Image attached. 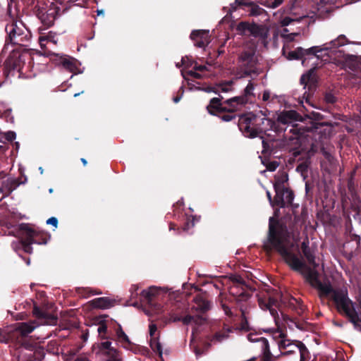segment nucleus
Instances as JSON below:
<instances>
[{"label": "nucleus", "instance_id": "1a4fd4ad", "mask_svg": "<svg viewBox=\"0 0 361 361\" xmlns=\"http://www.w3.org/2000/svg\"><path fill=\"white\" fill-rule=\"evenodd\" d=\"M60 10L61 8L53 3L49 7L44 6V4L42 6L37 4L34 8L33 14L47 28L54 25L55 20L59 15Z\"/></svg>", "mask_w": 361, "mask_h": 361}, {"label": "nucleus", "instance_id": "b1692460", "mask_svg": "<svg viewBox=\"0 0 361 361\" xmlns=\"http://www.w3.org/2000/svg\"><path fill=\"white\" fill-rule=\"evenodd\" d=\"M89 304L93 308L104 310L113 307L115 304V300L110 299L108 297H102L90 300Z\"/></svg>", "mask_w": 361, "mask_h": 361}, {"label": "nucleus", "instance_id": "4468645a", "mask_svg": "<svg viewBox=\"0 0 361 361\" xmlns=\"http://www.w3.org/2000/svg\"><path fill=\"white\" fill-rule=\"evenodd\" d=\"M322 49L317 46L312 47L309 49H304L302 47H298L294 51H291L288 53V59L290 60H302V65L305 64L306 61V56H312L319 59L317 53L321 52Z\"/></svg>", "mask_w": 361, "mask_h": 361}, {"label": "nucleus", "instance_id": "e433bc0d", "mask_svg": "<svg viewBox=\"0 0 361 361\" xmlns=\"http://www.w3.org/2000/svg\"><path fill=\"white\" fill-rule=\"evenodd\" d=\"M204 319L200 316H192L190 314H187L185 317H182L181 322L184 325H188L192 322H193L197 325H200L202 324V321Z\"/></svg>", "mask_w": 361, "mask_h": 361}, {"label": "nucleus", "instance_id": "c03bdc74", "mask_svg": "<svg viewBox=\"0 0 361 361\" xmlns=\"http://www.w3.org/2000/svg\"><path fill=\"white\" fill-rule=\"evenodd\" d=\"M24 4L27 7L30 8L32 12L34 13V8L37 4L42 6L44 5V3L42 1L39 0H24Z\"/></svg>", "mask_w": 361, "mask_h": 361}, {"label": "nucleus", "instance_id": "c9c22d12", "mask_svg": "<svg viewBox=\"0 0 361 361\" xmlns=\"http://www.w3.org/2000/svg\"><path fill=\"white\" fill-rule=\"evenodd\" d=\"M302 253L311 266H312L314 268H316L318 266L315 262L314 251L311 247L302 251Z\"/></svg>", "mask_w": 361, "mask_h": 361}, {"label": "nucleus", "instance_id": "4d7b16f0", "mask_svg": "<svg viewBox=\"0 0 361 361\" xmlns=\"http://www.w3.org/2000/svg\"><path fill=\"white\" fill-rule=\"evenodd\" d=\"M157 331V325L154 324H151L149 326V331L151 338H156L155 333Z\"/></svg>", "mask_w": 361, "mask_h": 361}, {"label": "nucleus", "instance_id": "ddd939ff", "mask_svg": "<svg viewBox=\"0 0 361 361\" xmlns=\"http://www.w3.org/2000/svg\"><path fill=\"white\" fill-rule=\"evenodd\" d=\"M16 28L13 27V25H6V32L8 35V37L6 39V42L11 43L12 44H16L20 46H28L27 43L30 41L31 35L30 32L26 30H23L22 32H20V35H15V32L16 30Z\"/></svg>", "mask_w": 361, "mask_h": 361}, {"label": "nucleus", "instance_id": "bb28decb", "mask_svg": "<svg viewBox=\"0 0 361 361\" xmlns=\"http://www.w3.org/2000/svg\"><path fill=\"white\" fill-rule=\"evenodd\" d=\"M276 195L274 198V207H278L280 208H284L286 207V202L284 200L285 190L286 188H280L278 185H274Z\"/></svg>", "mask_w": 361, "mask_h": 361}, {"label": "nucleus", "instance_id": "72a5a7b5", "mask_svg": "<svg viewBox=\"0 0 361 361\" xmlns=\"http://www.w3.org/2000/svg\"><path fill=\"white\" fill-rule=\"evenodd\" d=\"M231 332L230 329L224 331L216 332L212 337H208V339L214 343H221L228 338V334Z\"/></svg>", "mask_w": 361, "mask_h": 361}, {"label": "nucleus", "instance_id": "393cba45", "mask_svg": "<svg viewBox=\"0 0 361 361\" xmlns=\"http://www.w3.org/2000/svg\"><path fill=\"white\" fill-rule=\"evenodd\" d=\"M193 301L195 303V306H194L192 309H195L198 312L204 313L211 307L210 302L207 300L202 295H196L193 298Z\"/></svg>", "mask_w": 361, "mask_h": 361}, {"label": "nucleus", "instance_id": "f257e3e1", "mask_svg": "<svg viewBox=\"0 0 361 361\" xmlns=\"http://www.w3.org/2000/svg\"><path fill=\"white\" fill-rule=\"evenodd\" d=\"M304 223L300 215H295L293 221L288 226L270 217L264 250L277 252L291 269L300 272L312 286L317 288L321 283L318 272L308 267L293 252L295 244L300 240V231Z\"/></svg>", "mask_w": 361, "mask_h": 361}, {"label": "nucleus", "instance_id": "412c9836", "mask_svg": "<svg viewBox=\"0 0 361 361\" xmlns=\"http://www.w3.org/2000/svg\"><path fill=\"white\" fill-rule=\"evenodd\" d=\"M281 302L286 307L295 311L298 315H302L305 310V307L302 301L293 296H283Z\"/></svg>", "mask_w": 361, "mask_h": 361}, {"label": "nucleus", "instance_id": "a19ab883", "mask_svg": "<svg viewBox=\"0 0 361 361\" xmlns=\"http://www.w3.org/2000/svg\"><path fill=\"white\" fill-rule=\"evenodd\" d=\"M18 236L20 238L19 241L13 242L11 243L12 248L16 251L18 252V250L23 249L24 250V243H23V238L22 237V233L20 231V229L18 228Z\"/></svg>", "mask_w": 361, "mask_h": 361}, {"label": "nucleus", "instance_id": "f704fd0d", "mask_svg": "<svg viewBox=\"0 0 361 361\" xmlns=\"http://www.w3.org/2000/svg\"><path fill=\"white\" fill-rule=\"evenodd\" d=\"M90 0H63V2L66 5L63 9V12L68 10L71 6H76L79 7H86Z\"/></svg>", "mask_w": 361, "mask_h": 361}, {"label": "nucleus", "instance_id": "f8f14e48", "mask_svg": "<svg viewBox=\"0 0 361 361\" xmlns=\"http://www.w3.org/2000/svg\"><path fill=\"white\" fill-rule=\"evenodd\" d=\"M238 126L242 133L247 137L255 138L257 137L256 127L252 121L250 112L242 114L239 116Z\"/></svg>", "mask_w": 361, "mask_h": 361}, {"label": "nucleus", "instance_id": "4be33fe9", "mask_svg": "<svg viewBox=\"0 0 361 361\" xmlns=\"http://www.w3.org/2000/svg\"><path fill=\"white\" fill-rule=\"evenodd\" d=\"M34 316L43 321L45 324L54 325L57 322V317L46 311L41 310L39 307L35 306L32 310Z\"/></svg>", "mask_w": 361, "mask_h": 361}, {"label": "nucleus", "instance_id": "58836bf2", "mask_svg": "<svg viewBox=\"0 0 361 361\" xmlns=\"http://www.w3.org/2000/svg\"><path fill=\"white\" fill-rule=\"evenodd\" d=\"M250 7L249 10V14L252 16H258L262 15L264 13H266L265 10L258 5L255 4L253 3H248V5Z\"/></svg>", "mask_w": 361, "mask_h": 361}, {"label": "nucleus", "instance_id": "a18cd8bd", "mask_svg": "<svg viewBox=\"0 0 361 361\" xmlns=\"http://www.w3.org/2000/svg\"><path fill=\"white\" fill-rule=\"evenodd\" d=\"M116 335H117L118 338L119 339L122 340L123 342H126L127 343H130V340H129L128 336L123 331L122 327L121 326V325L118 326V328L116 330Z\"/></svg>", "mask_w": 361, "mask_h": 361}, {"label": "nucleus", "instance_id": "6ab92c4d", "mask_svg": "<svg viewBox=\"0 0 361 361\" xmlns=\"http://www.w3.org/2000/svg\"><path fill=\"white\" fill-rule=\"evenodd\" d=\"M250 116H252V121L255 125V130L257 131V137H260L261 138H263V136H262L261 135L262 130L264 129L260 128V123H267V126H276V123L271 119L267 118L266 117V114H264L262 111H259L257 113L250 112Z\"/></svg>", "mask_w": 361, "mask_h": 361}, {"label": "nucleus", "instance_id": "2eb2a0df", "mask_svg": "<svg viewBox=\"0 0 361 361\" xmlns=\"http://www.w3.org/2000/svg\"><path fill=\"white\" fill-rule=\"evenodd\" d=\"M252 289L249 286L232 285L229 288V293L234 297L236 302H246L252 295Z\"/></svg>", "mask_w": 361, "mask_h": 361}, {"label": "nucleus", "instance_id": "a211bd4d", "mask_svg": "<svg viewBox=\"0 0 361 361\" xmlns=\"http://www.w3.org/2000/svg\"><path fill=\"white\" fill-rule=\"evenodd\" d=\"M24 183L20 178L8 177L1 183L0 193L3 195V197H8L20 185Z\"/></svg>", "mask_w": 361, "mask_h": 361}, {"label": "nucleus", "instance_id": "5fc2aeb1", "mask_svg": "<svg viewBox=\"0 0 361 361\" xmlns=\"http://www.w3.org/2000/svg\"><path fill=\"white\" fill-rule=\"evenodd\" d=\"M4 137L6 140L12 142L16 139V134L15 132L10 130L4 133Z\"/></svg>", "mask_w": 361, "mask_h": 361}, {"label": "nucleus", "instance_id": "864d4df0", "mask_svg": "<svg viewBox=\"0 0 361 361\" xmlns=\"http://www.w3.org/2000/svg\"><path fill=\"white\" fill-rule=\"evenodd\" d=\"M276 306H277V305H271L267 310H269L270 314L274 317L276 324H278V321L279 319V315L278 314L277 310L274 307H276Z\"/></svg>", "mask_w": 361, "mask_h": 361}, {"label": "nucleus", "instance_id": "a878e982", "mask_svg": "<svg viewBox=\"0 0 361 361\" xmlns=\"http://www.w3.org/2000/svg\"><path fill=\"white\" fill-rule=\"evenodd\" d=\"M317 288L321 292V294L324 296L331 295L332 300H334V296L336 293L343 291V288L334 289L332 286L328 283H323L322 281L319 283Z\"/></svg>", "mask_w": 361, "mask_h": 361}, {"label": "nucleus", "instance_id": "09e8293b", "mask_svg": "<svg viewBox=\"0 0 361 361\" xmlns=\"http://www.w3.org/2000/svg\"><path fill=\"white\" fill-rule=\"evenodd\" d=\"M260 128H263L264 130H262V134L265 133L267 130H273L274 129L277 132H280L283 130L282 128H279V127H276V126H267V123H260Z\"/></svg>", "mask_w": 361, "mask_h": 361}, {"label": "nucleus", "instance_id": "052dcab7", "mask_svg": "<svg viewBox=\"0 0 361 361\" xmlns=\"http://www.w3.org/2000/svg\"><path fill=\"white\" fill-rule=\"evenodd\" d=\"M47 224L52 225L53 226L56 228L57 226H58V219L56 217H54V216L50 217L49 219H48L47 220Z\"/></svg>", "mask_w": 361, "mask_h": 361}, {"label": "nucleus", "instance_id": "9d476101", "mask_svg": "<svg viewBox=\"0 0 361 361\" xmlns=\"http://www.w3.org/2000/svg\"><path fill=\"white\" fill-rule=\"evenodd\" d=\"M236 30L241 35L249 33L250 35L262 39H266L269 35V29L266 25L255 23H250L246 21L239 23L236 27Z\"/></svg>", "mask_w": 361, "mask_h": 361}, {"label": "nucleus", "instance_id": "37998d69", "mask_svg": "<svg viewBox=\"0 0 361 361\" xmlns=\"http://www.w3.org/2000/svg\"><path fill=\"white\" fill-rule=\"evenodd\" d=\"M275 178H276V181L274 183V185H278V186H280V188H286L283 184L285 182H286L288 180V174L287 173H283L280 176H276Z\"/></svg>", "mask_w": 361, "mask_h": 361}, {"label": "nucleus", "instance_id": "680f3d73", "mask_svg": "<svg viewBox=\"0 0 361 361\" xmlns=\"http://www.w3.org/2000/svg\"><path fill=\"white\" fill-rule=\"evenodd\" d=\"M283 0H274L268 5V6L275 8L279 6L283 3Z\"/></svg>", "mask_w": 361, "mask_h": 361}, {"label": "nucleus", "instance_id": "7ed1b4c3", "mask_svg": "<svg viewBox=\"0 0 361 361\" xmlns=\"http://www.w3.org/2000/svg\"><path fill=\"white\" fill-rule=\"evenodd\" d=\"M256 51V47L249 45L245 47L239 53L235 71V75L238 78H251L255 79L263 72V69L259 66Z\"/></svg>", "mask_w": 361, "mask_h": 361}, {"label": "nucleus", "instance_id": "c756f323", "mask_svg": "<svg viewBox=\"0 0 361 361\" xmlns=\"http://www.w3.org/2000/svg\"><path fill=\"white\" fill-rule=\"evenodd\" d=\"M60 63L70 72H74L77 69L76 60L68 56L64 55L60 56Z\"/></svg>", "mask_w": 361, "mask_h": 361}, {"label": "nucleus", "instance_id": "9b49d317", "mask_svg": "<svg viewBox=\"0 0 361 361\" xmlns=\"http://www.w3.org/2000/svg\"><path fill=\"white\" fill-rule=\"evenodd\" d=\"M317 66L310 68L305 73L302 74L300 79V83L303 85V89L305 90L303 97H305L306 102H309L312 94L314 93L317 88V78L315 73Z\"/></svg>", "mask_w": 361, "mask_h": 361}, {"label": "nucleus", "instance_id": "de8ad7c7", "mask_svg": "<svg viewBox=\"0 0 361 361\" xmlns=\"http://www.w3.org/2000/svg\"><path fill=\"white\" fill-rule=\"evenodd\" d=\"M231 281L233 282V285H240V286H248L245 281L243 280L242 277L240 276H231Z\"/></svg>", "mask_w": 361, "mask_h": 361}, {"label": "nucleus", "instance_id": "5701e85b", "mask_svg": "<svg viewBox=\"0 0 361 361\" xmlns=\"http://www.w3.org/2000/svg\"><path fill=\"white\" fill-rule=\"evenodd\" d=\"M4 68L8 74L14 71H20L21 69V59L20 56L17 54L10 55L4 63Z\"/></svg>", "mask_w": 361, "mask_h": 361}, {"label": "nucleus", "instance_id": "774afa93", "mask_svg": "<svg viewBox=\"0 0 361 361\" xmlns=\"http://www.w3.org/2000/svg\"><path fill=\"white\" fill-rule=\"evenodd\" d=\"M107 330V326L105 324L102 323L98 327V332L101 334L102 333H106Z\"/></svg>", "mask_w": 361, "mask_h": 361}, {"label": "nucleus", "instance_id": "20e7f679", "mask_svg": "<svg viewBox=\"0 0 361 361\" xmlns=\"http://www.w3.org/2000/svg\"><path fill=\"white\" fill-rule=\"evenodd\" d=\"M278 336H274V338L276 342L279 350L281 355L288 356L300 354V361H308L310 358V353L305 345L300 341L290 340L287 338V334L279 331L276 332Z\"/></svg>", "mask_w": 361, "mask_h": 361}, {"label": "nucleus", "instance_id": "39448f33", "mask_svg": "<svg viewBox=\"0 0 361 361\" xmlns=\"http://www.w3.org/2000/svg\"><path fill=\"white\" fill-rule=\"evenodd\" d=\"M223 99L222 96L211 99L207 106V110L209 114L218 116L223 121L228 122L235 118V111L241 107L235 102L232 104L225 103Z\"/></svg>", "mask_w": 361, "mask_h": 361}, {"label": "nucleus", "instance_id": "473e14b6", "mask_svg": "<svg viewBox=\"0 0 361 361\" xmlns=\"http://www.w3.org/2000/svg\"><path fill=\"white\" fill-rule=\"evenodd\" d=\"M149 345L152 350L156 353L159 358L162 360H163V350L162 345L161 343L159 341V338H150Z\"/></svg>", "mask_w": 361, "mask_h": 361}, {"label": "nucleus", "instance_id": "f03ea898", "mask_svg": "<svg viewBox=\"0 0 361 361\" xmlns=\"http://www.w3.org/2000/svg\"><path fill=\"white\" fill-rule=\"evenodd\" d=\"M302 121V116L295 110H288L282 111L277 117V122L279 124L288 125V126L283 129L285 135L284 138L286 140H262V154L264 155H273L278 157L276 155L278 151L285 147V145H294L293 147H290L289 151L292 152L294 157H298L300 154L298 147L300 145V137L307 132H314L322 126L321 123L312 121L310 118V126L292 124L295 121Z\"/></svg>", "mask_w": 361, "mask_h": 361}, {"label": "nucleus", "instance_id": "cd10ccee", "mask_svg": "<svg viewBox=\"0 0 361 361\" xmlns=\"http://www.w3.org/2000/svg\"><path fill=\"white\" fill-rule=\"evenodd\" d=\"M159 290L154 287H149L148 289L142 290L140 293L141 301H143L149 305L152 302L156 295L158 294Z\"/></svg>", "mask_w": 361, "mask_h": 361}, {"label": "nucleus", "instance_id": "603ef678", "mask_svg": "<svg viewBox=\"0 0 361 361\" xmlns=\"http://www.w3.org/2000/svg\"><path fill=\"white\" fill-rule=\"evenodd\" d=\"M348 237L350 240L355 241L356 243V248L358 249L360 247V241L361 238L359 235H357L356 233H353L348 235Z\"/></svg>", "mask_w": 361, "mask_h": 361}, {"label": "nucleus", "instance_id": "4c0bfd02", "mask_svg": "<svg viewBox=\"0 0 361 361\" xmlns=\"http://www.w3.org/2000/svg\"><path fill=\"white\" fill-rule=\"evenodd\" d=\"M78 293L83 298H87L93 295H100L101 291H97L91 288H79L77 290Z\"/></svg>", "mask_w": 361, "mask_h": 361}, {"label": "nucleus", "instance_id": "0eeeda50", "mask_svg": "<svg viewBox=\"0 0 361 361\" xmlns=\"http://www.w3.org/2000/svg\"><path fill=\"white\" fill-rule=\"evenodd\" d=\"M35 326L32 323H17L13 329L8 335H4L0 329V343H8L9 340L21 343V346L27 350L32 351L35 345L25 341L26 336L32 332Z\"/></svg>", "mask_w": 361, "mask_h": 361}, {"label": "nucleus", "instance_id": "6e6d98bb", "mask_svg": "<svg viewBox=\"0 0 361 361\" xmlns=\"http://www.w3.org/2000/svg\"><path fill=\"white\" fill-rule=\"evenodd\" d=\"M241 5H248V3L246 1V0H235L234 4H231V6L233 10H236L237 7Z\"/></svg>", "mask_w": 361, "mask_h": 361}, {"label": "nucleus", "instance_id": "49530a36", "mask_svg": "<svg viewBox=\"0 0 361 361\" xmlns=\"http://www.w3.org/2000/svg\"><path fill=\"white\" fill-rule=\"evenodd\" d=\"M324 100L326 104H333L337 102V98L333 93L329 92L325 93Z\"/></svg>", "mask_w": 361, "mask_h": 361}, {"label": "nucleus", "instance_id": "79ce46f5", "mask_svg": "<svg viewBox=\"0 0 361 361\" xmlns=\"http://www.w3.org/2000/svg\"><path fill=\"white\" fill-rule=\"evenodd\" d=\"M294 192L292 190L289 188H286L285 190V195H284V200L286 202V205H291L293 204V201L294 200Z\"/></svg>", "mask_w": 361, "mask_h": 361}, {"label": "nucleus", "instance_id": "aec40b11", "mask_svg": "<svg viewBox=\"0 0 361 361\" xmlns=\"http://www.w3.org/2000/svg\"><path fill=\"white\" fill-rule=\"evenodd\" d=\"M247 338L250 342H259L263 353L262 361H274L273 355L269 349L268 340L264 337H256L255 334H250Z\"/></svg>", "mask_w": 361, "mask_h": 361}, {"label": "nucleus", "instance_id": "8fccbe9b", "mask_svg": "<svg viewBox=\"0 0 361 361\" xmlns=\"http://www.w3.org/2000/svg\"><path fill=\"white\" fill-rule=\"evenodd\" d=\"M263 164L266 166L267 169L269 171H274L279 166V162L277 161H268L266 164L263 162Z\"/></svg>", "mask_w": 361, "mask_h": 361}, {"label": "nucleus", "instance_id": "c85d7f7f", "mask_svg": "<svg viewBox=\"0 0 361 361\" xmlns=\"http://www.w3.org/2000/svg\"><path fill=\"white\" fill-rule=\"evenodd\" d=\"M185 305L182 302H177L170 313V320L173 322H181L182 314L185 312Z\"/></svg>", "mask_w": 361, "mask_h": 361}, {"label": "nucleus", "instance_id": "69168bd1", "mask_svg": "<svg viewBox=\"0 0 361 361\" xmlns=\"http://www.w3.org/2000/svg\"><path fill=\"white\" fill-rule=\"evenodd\" d=\"M194 353H195L197 357H199L204 354L205 352L204 351L203 348H200L198 346H195L194 348Z\"/></svg>", "mask_w": 361, "mask_h": 361}, {"label": "nucleus", "instance_id": "0e129e2a", "mask_svg": "<svg viewBox=\"0 0 361 361\" xmlns=\"http://www.w3.org/2000/svg\"><path fill=\"white\" fill-rule=\"evenodd\" d=\"M111 343L110 341H104L101 343V347L104 350H113L114 349L111 348Z\"/></svg>", "mask_w": 361, "mask_h": 361}, {"label": "nucleus", "instance_id": "13d9d810", "mask_svg": "<svg viewBox=\"0 0 361 361\" xmlns=\"http://www.w3.org/2000/svg\"><path fill=\"white\" fill-rule=\"evenodd\" d=\"M221 307L223 310L224 311L225 314L230 317H233V312L231 310L230 307L226 305L225 303H221Z\"/></svg>", "mask_w": 361, "mask_h": 361}, {"label": "nucleus", "instance_id": "6e6552de", "mask_svg": "<svg viewBox=\"0 0 361 361\" xmlns=\"http://www.w3.org/2000/svg\"><path fill=\"white\" fill-rule=\"evenodd\" d=\"M334 302L339 313L344 314L350 323L356 324V322L358 320V313L355 309V303L348 297L347 289L336 293Z\"/></svg>", "mask_w": 361, "mask_h": 361}, {"label": "nucleus", "instance_id": "bf43d9fd", "mask_svg": "<svg viewBox=\"0 0 361 361\" xmlns=\"http://www.w3.org/2000/svg\"><path fill=\"white\" fill-rule=\"evenodd\" d=\"M309 244H310L309 238L307 236H306L305 238L304 239L303 242L301 244L302 252L310 248Z\"/></svg>", "mask_w": 361, "mask_h": 361}, {"label": "nucleus", "instance_id": "e2e57ef3", "mask_svg": "<svg viewBox=\"0 0 361 361\" xmlns=\"http://www.w3.org/2000/svg\"><path fill=\"white\" fill-rule=\"evenodd\" d=\"M295 20L289 17H285L282 21H281V25L282 26H288V25H290L291 23L294 22Z\"/></svg>", "mask_w": 361, "mask_h": 361}, {"label": "nucleus", "instance_id": "423d86ee", "mask_svg": "<svg viewBox=\"0 0 361 361\" xmlns=\"http://www.w3.org/2000/svg\"><path fill=\"white\" fill-rule=\"evenodd\" d=\"M19 229L24 239V252L28 254L32 253V244L45 245L50 238L47 233L39 231L27 224H19Z\"/></svg>", "mask_w": 361, "mask_h": 361}, {"label": "nucleus", "instance_id": "dca6fc26", "mask_svg": "<svg viewBox=\"0 0 361 361\" xmlns=\"http://www.w3.org/2000/svg\"><path fill=\"white\" fill-rule=\"evenodd\" d=\"M254 90V83L250 80L247 86L245 87L243 94L242 95L234 97L224 101L225 103H229L231 104L235 102L238 104L241 108L246 104L250 102V97L254 96L252 92Z\"/></svg>", "mask_w": 361, "mask_h": 361}, {"label": "nucleus", "instance_id": "2f4dec72", "mask_svg": "<svg viewBox=\"0 0 361 361\" xmlns=\"http://www.w3.org/2000/svg\"><path fill=\"white\" fill-rule=\"evenodd\" d=\"M350 42L348 39L344 35H341L336 39L331 41L329 42L330 47H325L324 48H321L323 50H328L329 49L338 48L339 47L348 44Z\"/></svg>", "mask_w": 361, "mask_h": 361}, {"label": "nucleus", "instance_id": "ea45409f", "mask_svg": "<svg viewBox=\"0 0 361 361\" xmlns=\"http://www.w3.org/2000/svg\"><path fill=\"white\" fill-rule=\"evenodd\" d=\"M241 317H240V329L248 331L250 328L249 326V323L247 319L245 316V310L243 308H240Z\"/></svg>", "mask_w": 361, "mask_h": 361}, {"label": "nucleus", "instance_id": "f3484780", "mask_svg": "<svg viewBox=\"0 0 361 361\" xmlns=\"http://www.w3.org/2000/svg\"><path fill=\"white\" fill-rule=\"evenodd\" d=\"M190 37L193 41L194 45L200 48H204L210 42V35L208 30H192Z\"/></svg>", "mask_w": 361, "mask_h": 361}, {"label": "nucleus", "instance_id": "7c9ffc66", "mask_svg": "<svg viewBox=\"0 0 361 361\" xmlns=\"http://www.w3.org/2000/svg\"><path fill=\"white\" fill-rule=\"evenodd\" d=\"M278 303L277 300L271 298L267 295L259 296L258 304L261 309L267 310L271 305H276Z\"/></svg>", "mask_w": 361, "mask_h": 361}, {"label": "nucleus", "instance_id": "3c124183", "mask_svg": "<svg viewBox=\"0 0 361 361\" xmlns=\"http://www.w3.org/2000/svg\"><path fill=\"white\" fill-rule=\"evenodd\" d=\"M231 89V82L226 84V85H224V84H219V85H217V94H219V97L221 96L220 95V93L221 92H227L230 90Z\"/></svg>", "mask_w": 361, "mask_h": 361}, {"label": "nucleus", "instance_id": "338daca9", "mask_svg": "<svg viewBox=\"0 0 361 361\" xmlns=\"http://www.w3.org/2000/svg\"><path fill=\"white\" fill-rule=\"evenodd\" d=\"M194 70L202 72L207 70V67L204 65H199L197 63H195L194 66Z\"/></svg>", "mask_w": 361, "mask_h": 361}]
</instances>
